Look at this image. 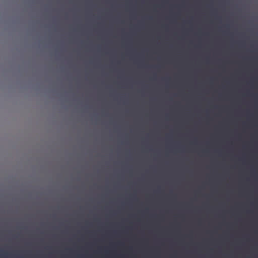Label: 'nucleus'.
Masks as SVG:
<instances>
[{"label": "nucleus", "instance_id": "6", "mask_svg": "<svg viewBox=\"0 0 258 258\" xmlns=\"http://www.w3.org/2000/svg\"><path fill=\"white\" fill-rule=\"evenodd\" d=\"M226 153H228V151H226Z\"/></svg>", "mask_w": 258, "mask_h": 258}, {"label": "nucleus", "instance_id": "5", "mask_svg": "<svg viewBox=\"0 0 258 258\" xmlns=\"http://www.w3.org/2000/svg\"><path fill=\"white\" fill-rule=\"evenodd\" d=\"M226 108H227V109L228 108V107H227V106L226 107Z\"/></svg>", "mask_w": 258, "mask_h": 258}, {"label": "nucleus", "instance_id": "1", "mask_svg": "<svg viewBox=\"0 0 258 258\" xmlns=\"http://www.w3.org/2000/svg\"><path fill=\"white\" fill-rule=\"evenodd\" d=\"M222 258H226V220H222Z\"/></svg>", "mask_w": 258, "mask_h": 258}, {"label": "nucleus", "instance_id": "8", "mask_svg": "<svg viewBox=\"0 0 258 258\" xmlns=\"http://www.w3.org/2000/svg\"><path fill=\"white\" fill-rule=\"evenodd\" d=\"M226 193H227V194L228 193V191H226Z\"/></svg>", "mask_w": 258, "mask_h": 258}, {"label": "nucleus", "instance_id": "2", "mask_svg": "<svg viewBox=\"0 0 258 258\" xmlns=\"http://www.w3.org/2000/svg\"><path fill=\"white\" fill-rule=\"evenodd\" d=\"M226 26H228V24H226Z\"/></svg>", "mask_w": 258, "mask_h": 258}, {"label": "nucleus", "instance_id": "7", "mask_svg": "<svg viewBox=\"0 0 258 258\" xmlns=\"http://www.w3.org/2000/svg\"><path fill=\"white\" fill-rule=\"evenodd\" d=\"M226 167H228V165H226Z\"/></svg>", "mask_w": 258, "mask_h": 258}, {"label": "nucleus", "instance_id": "3", "mask_svg": "<svg viewBox=\"0 0 258 258\" xmlns=\"http://www.w3.org/2000/svg\"><path fill=\"white\" fill-rule=\"evenodd\" d=\"M226 62H228V60H226Z\"/></svg>", "mask_w": 258, "mask_h": 258}, {"label": "nucleus", "instance_id": "4", "mask_svg": "<svg viewBox=\"0 0 258 258\" xmlns=\"http://www.w3.org/2000/svg\"><path fill=\"white\" fill-rule=\"evenodd\" d=\"M226 80H227V81L228 80V79H227V78L226 79Z\"/></svg>", "mask_w": 258, "mask_h": 258}]
</instances>
